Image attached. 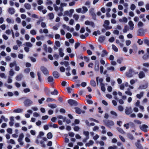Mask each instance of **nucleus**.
I'll use <instances>...</instances> for the list:
<instances>
[{"label": "nucleus", "instance_id": "1", "mask_svg": "<svg viewBox=\"0 0 149 149\" xmlns=\"http://www.w3.org/2000/svg\"><path fill=\"white\" fill-rule=\"evenodd\" d=\"M109 23L110 22L109 20H106L104 22V24L103 26L106 30L110 29L112 28L111 26L109 25Z\"/></svg>", "mask_w": 149, "mask_h": 149}, {"label": "nucleus", "instance_id": "2", "mask_svg": "<svg viewBox=\"0 0 149 149\" xmlns=\"http://www.w3.org/2000/svg\"><path fill=\"white\" fill-rule=\"evenodd\" d=\"M103 122L104 123L105 125L109 127H110L111 126H113L114 124V123L113 121L108 120H103Z\"/></svg>", "mask_w": 149, "mask_h": 149}, {"label": "nucleus", "instance_id": "3", "mask_svg": "<svg viewBox=\"0 0 149 149\" xmlns=\"http://www.w3.org/2000/svg\"><path fill=\"white\" fill-rule=\"evenodd\" d=\"M134 70L132 69H130L128 72H126V75L129 77H132L134 74Z\"/></svg>", "mask_w": 149, "mask_h": 149}, {"label": "nucleus", "instance_id": "4", "mask_svg": "<svg viewBox=\"0 0 149 149\" xmlns=\"http://www.w3.org/2000/svg\"><path fill=\"white\" fill-rule=\"evenodd\" d=\"M33 103L32 101L29 99H26L24 102V104L26 107H29Z\"/></svg>", "mask_w": 149, "mask_h": 149}, {"label": "nucleus", "instance_id": "5", "mask_svg": "<svg viewBox=\"0 0 149 149\" xmlns=\"http://www.w3.org/2000/svg\"><path fill=\"white\" fill-rule=\"evenodd\" d=\"M41 70L43 74L46 75H49V72L47 69L44 66H41Z\"/></svg>", "mask_w": 149, "mask_h": 149}, {"label": "nucleus", "instance_id": "6", "mask_svg": "<svg viewBox=\"0 0 149 149\" xmlns=\"http://www.w3.org/2000/svg\"><path fill=\"white\" fill-rule=\"evenodd\" d=\"M68 102L71 106H77V102L73 100L70 99L68 100Z\"/></svg>", "mask_w": 149, "mask_h": 149}, {"label": "nucleus", "instance_id": "7", "mask_svg": "<svg viewBox=\"0 0 149 149\" xmlns=\"http://www.w3.org/2000/svg\"><path fill=\"white\" fill-rule=\"evenodd\" d=\"M132 112V109L131 107H126L125 112V113L127 115H129Z\"/></svg>", "mask_w": 149, "mask_h": 149}, {"label": "nucleus", "instance_id": "8", "mask_svg": "<svg viewBox=\"0 0 149 149\" xmlns=\"http://www.w3.org/2000/svg\"><path fill=\"white\" fill-rule=\"evenodd\" d=\"M85 24L86 25H90L93 28L95 27V25L94 23L93 22L89 21L87 20L85 22Z\"/></svg>", "mask_w": 149, "mask_h": 149}, {"label": "nucleus", "instance_id": "9", "mask_svg": "<svg viewBox=\"0 0 149 149\" xmlns=\"http://www.w3.org/2000/svg\"><path fill=\"white\" fill-rule=\"evenodd\" d=\"M74 108L75 109L76 112L78 114L84 113H85V111L81 110L78 107H75Z\"/></svg>", "mask_w": 149, "mask_h": 149}, {"label": "nucleus", "instance_id": "10", "mask_svg": "<svg viewBox=\"0 0 149 149\" xmlns=\"http://www.w3.org/2000/svg\"><path fill=\"white\" fill-rule=\"evenodd\" d=\"M148 126L146 125H143L140 126V129L141 130L145 132L147 131V128Z\"/></svg>", "mask_w": 149, "mask_h": 149}, {"label": "nucleus", "instance_id": "11", "mask_svg": "<svg viewBox=\"0 0 149 149\" xmlns=\"http://www.w3.org/2000/svg\"><path fill=\"white\" fill-rule=\"evenodd\" d=\"M63 49L61 48H60L58 49L59 54L61 57H63L64 55V53L63 52Z\"/></svg>", "mask_w": 149, "mask_h": 149}, {"label": "nucleus", "instance_id": "12", "mask_svg": "<svg viewBox=\"0 0 149 149\" xmlns=\"http://www.w3.org/2000/svg\"><path fill=\"white\" fill-rule=\"evenodd\" d=\"M148 84L147 83L145 84H143L140 85L139 87V89H143L147 88L148 87Z\"/></svg>", "mask_w": 149, "mask_h": 149}, {"label": "nucleus", "instance_id": "13", "mask_svg": "<svg viewBox=\"0 0 149 149\" xmlns=\"http://www.w3.org/2000/svg\"><path fill=\"white\" fill-rule=\"evenodd\" d=\"M128 24L130 26V29L131 30H132L134 29V24L133 23L132 21H129L128 22Z\"/></svg>", "mask_w": 149, "mask_h": 149}, {"label": "nucleus", "instance_id": "14", "mask_svg": "<svg viewBox=\"0 0 149 149\" xmlns=\"http://www.w3.org/2000/svg\"><path fill=\"white\" fill-rule=\"evenodd\" d=\"M8 12L10 14L13 15L15 13V9L13 8H9L8 9Z\"/></svg>", "mask_w": 149, "mask_h": 149}, {"label": "nucleus", "instance_id": "15", "mask_svg": "<svg viewBox=\"0 0 149 149\" xmlns=\"http://www.w3.org/2000/svg\"><path fill=\"white\" fill-rule=\"evenodd\" d=\"M108 54L107 52L105 49H103L102 51V53L101 54V56L102 57H104L107 56Z\"/></svg>", "mask_w": 149, "mask_h": 149}, {"label": "nucleus", "instance_id": "16", "mask_svg": "<svg viewBox=\"0 0 149 149\" xmlns=\"http://www.w3.org/2000/svg\"><path fill=\"white\" fill-rule=\"evenodd\" d=\"M139 78L140 79H142L145 77V74L143 71L140 72L139 74Z\"/></svg>", "mask_w": 149, "mask_h": 149}, {"label": "nucleus", "instance_id": "17", "mask_svg": "<svg viewBox=\"0 0 149 149\" xmlns=\"http://www.w3.org/2000/svg\"><path fill=\"white\" fill-rule=\"evenodd\" d=\"M53 75L54 77L56 78H57L59 77V74L56 71L54 72H53Z\"/></svg>", "mask_w": 149, "mask_h": 149}, {"label": "nucleus", "instance_id": "18", "mask_svg": "<svg viewBox=\"0 0 149 149\" xmlns=\"http://www.w3.org/2000/svg\"><path fill=\"white\" fill-rule=\"evenodd\" d=\"M24 137V135L23 133H22L20 134L19 138L18 139V141H22Z\"/></svg>", "mask_w": 149, "mask_h": 149}, {"label": "nucleus", "instance_id": "19", "mask_svg": "<svg viewBox=\"0 0 149 149\" xmlns=\"http://www.w3.org/2000/svg\"><path fill=\"white\" fill-rule=\"evenodd\" d=\"M23 75L22 74H20L15 77L16 79L18 81H20L22 79Z\"/></svg>", "mask_w": 149, "mask_h": 149}, {"label": "nucleus", "instance_id": "20", "mask_svg": "<svg viewBox=\"0 0 149 149\" xmlns=\"http://www.w3.org/2000/svg\"><path fill=\"white\" fill-rule=\"evenodd\" d=\"M94 143V142L93 141L90 140L86 144V146L87 147H89L93 145Z\"/></svg>", "mask_w": 149, "mask_h": 149}, {"label": "nucleus", "instance_id": "21", "mask_svg": "<svg viewBox=\"0 0 149 149\" xmlns=\"http://www.w3.org/2000/svg\"><path fill=\"white\" fill-rule=\"evenodd\" d=\"M105 37L104 36H101L99 38L98 41L101 42H103L105 39Z\"/></svg>", "mask_w": 149, "mask_h": 149}, {"label": "nucleus", "instance_id": "22", "mask_svg": "<svg viewBox=\"0 0 149 149\" xmlns=\"http://www.w3.org/2000/svg\"><path fill=\"white\" fill-rule=\"evenodd\" d=\"M144 92H141L140 94H137L136 95V97L139 99H140L143 96Z\"/></svg>", "mask_w": 149, "mask_h": 149}, {"label": "nucleus", "instance_id": "23", "mask_svg": "<svg viewBox=\"0 0 149 149\" xmlns=\"http://www.w3.org/2000/svg\"><path fill=\"white\" fill-rule=\"evenodd\" d=\"M23 111V109H17L13 110V112L15 113H20Z\"/></svg>", "mask_w": 149, "mask_h": 149}, {"label": "nucleus", "instance_id": "24", "mask_svg": "<svg viewBox=\"0 0 149 149\" xmlns=\"http://www.w3.org/2000/svg\"><path fill=\"white\" fill-rule=\"evenodd\" d=\"M24 6L25 8L27 10L30 9L31 7V5L28 3H25L24 5Z\"/></svg>", "mask_w": 149, "mask_h": 149}, {"label": "nucleus", "instance_id": "25", "mask_svg": "<svg viewBox=\"0 0 149 149\" xmlns=\"http://www.w3.org/2000/svg\"><path fill=\"white\" fill-rule=\"evenodd\" d=\"M98 79V77H97L96 78V80L97 84H98V81H99L100 82V85H101V84H103V83H102V82L103 81V79H102L100 78V79Z\"/></svg>", "mask_w": 149, "mask_h": 149}, {"label": "nucleus", "instance_id": "26", "mask_svg": "<svg viewBox=\"0 0 149 149\" xmlns=\"http://www.w3.org/2000/svg\"><path fill=\"white\" fill-rule=\"evenodd\" d=\"M135 145L137 148V149H143L141 144L139 143H136Z\"/></svg>", "mask_w": 149, "mask_h": 149}, {"label": "nucleus", "instance_id": "27", "mask_svg": "<svg viewBox=\"0 0 149 149\" xmlns=\"http://www.w3.org/2000/svg\"><path fill=\"white\" fill-rule=\"evenodd\" d=\"M119 21L120 22H124L126 23L127 22V19L125 17H124L122 19H119Z\"/></svg>", "mask_w": 149, "mask_h": 149}, {"label": "nucleus", "instance_id": "28", "mask_svg": "<svg viewBox=\"0 0 149 149\" xmlns=\"http://www.w3.org/2000/svg\"><path fill=\"white\" fill-rule=\"evenodd\" d=\"M48 106L49 107L52 109L56 108L57 107L56 104H48Z\"/></svg>", "mask_w": 149, "mask_h": 149}, {"label": "nucleus", "instance_id": "29", "mask_svg": "<svg viewBox=\"0 0 149 149\" xmlns=\"http://www.w3.org/2000/svg\"><path fill=\"white\" fill-rule=\"evenodd\" d=\"M49 127H53L54 128H57L58 127V126L57 125L55 124H53L52 123H51L49 124Z\"/></svg>", "mask_w": 149, "mask_h": 149}, {"label": "nucleus", "instance_id": "30", "mask_svg": "<svg viewBox=\"0 0 149 149\" xmlns=\"http://www.w3.org/2000/svg\"><path fill=\"white\" fill-rule=\"evenodd\" d=\"M111 114L113 115V118H116L117 117L118 115L117 113L113 111H111L110 112Z\"/></svg>", "mask_w": 149, "mask_h": 149}, {"label": "nucleus", "instance_id": "31", "mask_svg": "<svg viewBox=\"0 0 149 149\" xmlns=\"http://www.w3.org/2000/svg\"><path fill=\"white\" fill-rule=\"evenodd\" d=\"M149 58V53H146L143 57V58L144 60H147Z\"/></svg>", "mask_w": 149, "mask_h": 149}, {"label": "nucleus", "instance_id": "32", "mask_svg": "<svg viewBox=\"0 0 149 149\" xmlns=\"http://www.w3.org/2000/svg\"><path fill=\"white\" fill-rule=\"evenodd\" d=\"M83 134L86 136V139L89 138V132L88 131H84L83 132Z\"/></svg>", "mask_w": 149, "mask_h": 149}, {"label": "nucleus", "instance_id": "33", "mask_svg": "<svg viewBox=\"0 0 149 149\" xmlns=\"http://www.w3.org/2000/svg\"><path fill=\"white\" fill-rule=\"evenodd\" d=\"M48 15L50 19H53L54 17V15L53 13H49L48 14Z\"/></svg>", "mask_w": 149, "mask_h": 149}, {"label": "nucleus", "instance_id": "34", "mask_svg": "<svg viewBox=\"0 0 149 149\" xmlns=\"http://www.w3.org/2000/svg\"><path fill=\"white\" fill-rule=\"evenodd\" d=\"M83 10L82 11L81 13L82 14L85 13L87 12L88 10L87 8L85 6L82 7Z\"/></svg>", "mask_w": 149, "mask_h": 149}, {"label": "nucleus", "instance_id": "35", "mask_svg": "<svg viewBox=\"0 0 149 149\" xmlns=\"http://www.w3.org/2000/svg\"><path fill=\"white\" fill-rule=\"evenodd\" d=\"M99 69V65L98 63L95 64V67L94 68L95 70L96 71H98Z\"/></svg>", "mask_w": 149, "mask_h": 149}, {"label": "nucleus", "instance_id": "36", "mask_svg": "<svg viewBox=\"0 0 149 149\" xmlns=\"http://www.w3.org/2000/svg\"><path fill=\"white\" fill-rule=\"evenodd\" d=\"M101 90L103 92H105L106 90V89L105 87V85L104 84H101Z\"/></svg>", "mask_w": 149, "mask_h": 149}, {"label": "nucleus", "instance_id": "37", "mask_svg": "<svg viewBox=\"0 0 149 149\" xmlns=\"http://www.w3.org/2000/svg\"><path fill=\"white\" fill-rule=\"evenodd\" d=\"M47 80L49 82L51 83L53 82L54 79L52 76H49L47 78Z\"/></svg>", "mask_w": 149, "mask_h": 149}, {"label": "nucleus", "instance_id": "38", "mask_svg": "<svg viewBox=\"0 0 149 149\" xmlns=\"http://www.w3.org/2000/svg\"><path fill=\"white\" fill-rule=\"evenodd\" d=\"M91 85L93 87H95L96 86V83L95 81L92 80L90 81Z\"/></svg>", "mask_w": 149, "mask_h": 149}, {"label": "nucleus", "instance_id": "39", "mask_svg": "<svg viewBox=\"0 0 149 149\" xmlns=\"http://www.w3.org/2000/svg\"><path fill=\"white\" fill-rule=\"evenodd\" d=\"M117 130H118V131L120 133H121L122 134H125V132L121 128H120V127H118V128H117Z\"/></svg>", "mask_w": 149, "mask_h": 149}, {"label": "nucleus", "instance_id": "40", "mask_svg": "<svg viewBox=\"0 0 149 149\" xmlns=\"http://www.w3.org/2000/svg\"><path fill=\"white\" fill-rule=\"evenodd\" d=\"M101 127L103 130L102 131V133L103 134H105L106 133V131L105 130V127L103 126H101Z\"/></svg>", "mask_w": 149, "mask_h": 149}, {"label": "nucleus", "instance_id": "41", "mask_svg": "<svg viewBox=\"0 0 149 149\" xmlns=\"http://www.w3.org/2000/svg\"><path fill=\"white\" fill-rule=\"evenodd\" d=\"M47 136L49 139H50L52 137V134L51 132H49L47 134Z\"/></svg>", "mask_w": 149, "mask_h": 149}, {"label": "nucleus", "instance_id": "42", "mask_svg": "<svg viewBox=\"0 0 149 149\" xmlns=\"http://www.w3.org/2000/svg\"><path fill=\"white\" fill-rule=\"evenodd\" d=\"M129 30V27L127 25L125 26L124 29L123 30V31L124 33H125Z\"/></svg>", "mask_w": 149, "mask_h": 149}, {"label": "nucleus", "instance_id": "43", "mask_svg": "<svg viewBox=\"0 0 149 149\" xmlns=\"http://www.w3.org/2000/svg\"><path fill=\"white\" fill-rule=\"evenodd\" d=\"M128 138L131 140H133L134 139V138L132 135L131 134H128L127 135Z\"/></svg>", "mask_w": 149, "mask_h": 149}, {"label": "nucleus", "instance_id": "44", "mask_svg": "<svg viewBox=\"0 0 149 149\" xmlns=\"http://www.w3.org/2000/svg\"><path fill=\"white\" fill-rule=\"evenodd\" d=\"M56 100L53 98H52L50 97L48 98L46 100V101L47 102H49L52 101H56Z\"/></svg>", "mask_w": 149, "mask_h": 149}, {"label": "nucleus", "instance_id": "45", "mask_svg": "<svg viewBox=\"0 0 149 149\" xmlns=\"http://www.w3.org/2000/svg\"><path fill=\"white\" fill-rule=\"evenodd\" d=\"M112 49L114 51L116 52H117L118 51V48L115 45H112Z\"/></svg>", "mask_w": 149, "mask_h": 149}, {"label": "nucleus", "instance_id": "46", "mask_svg": "<svg viewBox=\"0 0 149 149\" xmlns=\"http://www.w3.org/2000/svg\"><path fill=\"white\" fill-rule=\"evenodd\" d=\"M51 94L54 95H57L58 94V91L54 89L53 91L51 93Z\"/></svg>", "mask_w": 149, "mask_h": 149}, {"label": "nucleus", "instance_id": "47", "mask_svg": "<svg viewBox=\"0 0 149 149\" xmlns=\"http://www.w3.org/2000/svg\"><path fill=\"white\" fill-rule=\"evenodd\" d=\"M63 121H66L67 124H69L71 122V121L70 119H67L66 117H64V118H63Z\"/></svg>", "mask_w": 149, "mask_h": 149}, {"label": "nucleus", "instance_id": "48", "mask_svg": "<svg viewBox=\"0 0 149 149\" xmlns=\"http://www.w3.org/2000/svg\"><path fill=\"white\" fill-rule=\"evenodd\" d=\"M30 33L32 35H35L36 34V32L34 29H32L30 31Z\"/></svg>", "mask_w": 149, "mask_h": 149}, {"label": "nucleus", "instance_id": "49", "mask_svg": "<svg viewBox=\"0 0 149 149\" xmlns=\"http://www.w3.org/2000/svg\"><path fill=\"white\" fill-rule=\"evenodd\" d=\"M73 17L75 20L77 21L79 18V16L77 14H74L73 16Z\"/></svg>", "mask_w": 149, "mask_h": 149}, {"label": "nucleus", "instance_id": "50", "mask_svg": "<svg viewBox=\"0 0 149 149\" xmlns=\"http://www.w3.org/2000/svg\"><path fill=\"white\" fill-rule=\"evenodd\" d=\"M72 36L71 34L70 33H68L66 35V37L67 39L70 38Z\"/></svg>", "mask_w": 149, "mask_h": 149}, {"label": "nucleus", "instance_id": "51", "mask_svg": "<svg viewBox=\"0 0 149 149\" xmlns=\"http://www.w3.org/2000/svg\"><path fill=\"white\" fill-rule=\"evenodd\" d=\"M25 43L26 45L28 47H31L33 46L32 44L30 42H27Z\"/></svg>", "mask_w": 149, "mask_h": 149}, {"label": "nucleus", "instance_id": "52", "mask_svg": "<svg viewBox=\"0 0 149 149\" xmlns=\"http://www.w3.org/2000/svg\"><path fill=\"white\" fill-rule=\"evenodd\" d=\"M14 74V72L13 70V69H11L10 70L9 72V74L10 75V76L11 77L13 76Z\"/></svg>", "mask_w": 149, "mask_h": 149}, {"label": "nucleus", "instance_id": "53", "mask_svg": "<svg viewBox=\"0 0 149 149\" xmlns=\"http://www.w3.org/2000/svg\"><path fill=\"white\" fill-rule=\"evenodd\" d=\"M12 82V77L10 76L8 77V78L7 80V82L8 83H11Z\"/></svg>", "mask_w": 149, "mask_h": 149}, {"label": "nucleus", "instance_id": "54", "mask_svg": "<svg viewBox=\"0 0 149 149\" xmlns=\"http://www.w3.org/2000/svg\"><path fill=\"white\" fill-rule=\"evenodd\" d=\"M16 62L15 61H14L13 63H11L10 64V68L13 67L14 65L16 66Z\"/></svg>", "mask_w": 149, "mask_h": 149}, {"label": "nucleus", "instance_id": "55", "mask_svg": "<svg viewBox=\"0 0 149 149\" xmlns=\"http://www.w3.org/2000/svg\"><path fill=\"white\" fill-rule=\"evenodd\" d=\"M115 69L114 68L113 66H110L107 68V70H110L112 71H114Z\"/></svg>", "mask_w": 149, "mask_h": 149}, {"label": "nucleus", "instance_id": "56", "mask_svg": "<svg viewBox=\"0 0 149 149\" xmlns=\"http://www.w3.org/2000/svg\"><path fill=\"white\" fill-rule=\"evenodd\" d=\"M118 109L120 111H122L123 110V107L121 105H119L118 107Z\"/></svg>", "mask_w": 149, "mask_h": 149}, {"label": "nucleus", "instance_id": "57", "mask_svg": "<svg viewBox=\"0 0 149 149\" xmlns=\"http://www.w3.org/2000/svg\"><path fill=\"white\" fill-rule=\"evenodd\" d=\"M136 6L134 4H132L130 6V9L132 10H134L136 8Z\"/></svg>", "mask_w": 149, "mask_h": 149}, {"label": "nucleus", "instance_id": "58", "mask_svg": "<svg viewBox=\"0 0 149 149\" xmlns=\"http://www.w3.org/2000/svg\"><path fill=\"white\" fill-rule=\"evenodd\" d=\"M55 44L58 47H59L61 46L60 43L58 41H56L55 42Z\"/></svg>", "mask_w": 149, "mask_h": 149}, {"label": "nucleus", "instance_id": "59", "mask_svg": "<svg viewBox=\"0 0 149 149\" xmlns=\"http://www.w3.org/2000/svg\"><path fill=\"white\" fill-rule=\"evenodd\" d=\"M53 6L54 8V10L56 11H58L59 10V8H58L55 4H53Z\"/></svg>", "mask_w": 149, "mask_h": 149}, {"label": "nucleus", "instance_id": "60", "mask_svg": "<svg viewBox=\"0 0 149 149\" xmlns=\"http://www.w3.org/2000/svg\"><path fill=\"white\" fill-rule=\"evenodd\" d=\"M97 143H99L100 145L101 146H103L104 145V142L102 141H97L96 142Z\"/></svg>", "mask_w": 149, "mask_h": 149}, {"label": "nucleus", "instance_id": "61", "mask_svg": "<svg viewBox=\"0 0 149 149\" xmlns=\"http://www.w3.org/2000/svg\"><path fill=\"white\" fill-rule=\"evenodd\" d=\"M129 126L131 127H135V125L132 122H130L129 123Z\"/></svg>", "mask_w": 149, "mask_h": 149}, {"label": "nucleus", "instance_id": "62", "mask_svg": "<svg viewBox=\"0 0 149 149\" xmlns=\"http://www.w3.org/2000/svg\"><path fill=\"white\" fill-rule=\"evenodd\" d=\"M125 93L130 96H131L132 95V93L130 91H126L125 92Z\"/></svg>", "mask_w": 149, "mask_h": 149}, {"label": "nucleus", "instance_id": "63", "mask_svg": "<svg viewBox=\"0 0 149 149\" xmlns=\"http://www.w3.org/2000/svg\"><path fill=\"white\" fill-rule=\"evenodd\" d=\"M38 9L39 11H42V10L43 9L44 7L42 6H39L38 7Z\"/></svg>", "mask_w": 149, "mask_h": 149}, {"label": "nucleus", "instance_id": "64", "mask_svg": "<svg viewBox=\"0 0 149 149\" xmlns=\"http://www.w3.org/2000/svg\"><path fill=\"white\" fill-rule=\"evenodd\" d=\"M117 147L116 146H111L108 147V149H117Z\"/></svg>", "mask_w": 149, "mask_h": 149}]
</instances>
